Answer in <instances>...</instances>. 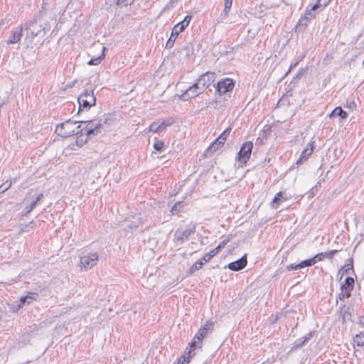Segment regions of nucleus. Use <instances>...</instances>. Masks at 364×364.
<instances>
[{
    "instance_id": "nucleus-1",
    "label": "nucleus",
    "mask_w": 364,
    "mask_h": 364,
    "mask_svg": "<svg viewBox=\"0 0 364 364\" xmlns=\"http://www.w3.org/2000/svg\"><path fill=\"white\" fill-rule=\"evenodd\" d=\"M92 122V120L79 122L68 119L65 122L58 124L55 127V132L58 136L67 138L73 135H77L80 133H82L83 129H81V124H79L78 126L75 127L77 123L90 124Z\"/></svg>"
},
{
    "instance_id": "nucleus-2",
    "label": "nucleus",
    "mask_w": 364,
    "mask_h": 364,
    "mask_svg": "<svg viewBox=\"0 0 364 364\" xmlns=\"http://www.w3.org/2000/svg\"><path fill=\"white\" fill-rule=\"evenodd\" d=\"M79 103L78 113L82 109H89L92 106L95 105L96 98L94 96L93 90H85L77 99Z\"/></svg>"
},
{
    "instance_id": "nucleus-3",
    "label": "nucleus",
    "mask_w": 364,
    "mask_h": 364,
    "mask_svg": "<svg viewBox=\"0 0 364 364\" xmlns=\"http://www.w3.org/2000/svg\"><path fill=\"white\" fill-rule=\"evenodd\" d=\"M196 232V225L191 223L187 225L185 230L178 229L174 233L173 241L180 245L183 244L185 240L189 239V237Z\"/></svg>"
},
{
    "instance_id": "nucleus-4",
    "label": "nucleus",
    "mask_w": 364,
    "mask_h": 364,
    "mask_svg": "<svg viewBox=\"0 0 364 364\" xmlns=\"http://www.w3.org/2000/svg\"><path fill=\"white\" fill-rule=\"evenodd\" d=\"M42 14H39L37 16L30 21L26 24V30L31 32L32 38H34L41 34V31H43V34L46 33V26L42 27V25H38V22L41 21V17Z\"/></svg>"
},
{
    "instance_id": "nucleus-5",
    "label": "nucleus",
    "mask_w": 364,
    "mask_h": 364,
    "mask_svg": "<svg viewBox=\"0 0 364 364\" xmlns=\"http://www.w3.org/2000/svg\"><path fill=\"white\" fill-rule=\"evenodd\" d=\"M234 87L235 82L232 79H223L217 83L215 92L220 96H222L232 92Z\"/></svg>"
},
{
    "instance_id": "nucleus-6",
    "label": "nucleus",
    "mask_w": 364,
    "mask_h": 364,
    "mask_svg": "<svg viewBox=\"0 0 364 364\" xmlns=\"http://www.w3.org/2000/svg\"><path fill=\"white\" fill-rule=\"evenodd\" d=\"M99 260V255L97 252H90L86 255L80 257V264L82 268L85 270L93 267Z\"/></svg>"
},
{
    "instance_id": "nucleus-7",
    "label": "nucleus",
    "mask_w": 364,
    "mask_h": 364,
    "mask_svg": "<svg viewBox=\"0 0 364 364\" xmlns=\"http://www.w3.org/2000/svg\"><path fill=\"white\" fill-rule=\"evenodd\" d=\"M214 323L210 321H207L205 324L203 326L198 333L196 334L193 340L197 341L198 348H202V341L205 335L213 330Z\"/></svg>"
},
{
    "instance_id": "nucleus-8",
    "label": "nucleus",
    "mask_w": 364,
    "mask_h": 364,
    "mask_svg": "<svg viewBox=\"0 0 364 364\" xmlns=\"http://www.w3.org/2000/svg\"><path fill=\"white\" fill-rule=\"evenodd\" d=\"M252 148L253 144L252 141L244 143L237 154V160L242 164L247 163L250 158Z\"/></svg>"
},
{
    "instance_id": "nucleus-9",
    "label": "nucleus",
    "mask_w": 364,
    "mask_h": 364,
    "mask_svg": "<svg viewBox=\"0 0 364 364\" xmlns=\"http://www.w3.org/2000/svg\"><path fill=\"white\" fill-rule=\"evenodd\" d=\"M203 92V90L200 88V86L196 82L192 86L189 87L185 92L179 96V99L183 101H187L189 99L198 96Z\"/></svg>"
},
{
    "instance_id": "nucleus-10",
    "label": "nucleus",
    "mask_w": 364,
    "mask_h": 364,
    "mask_svg": "<svg viewBox=\"0 0 364 364\" xmlns=\"http://www.w3.org/2000/svg\"><path fill=\"white\" fill-rule=\"evenodd\" d=\"M215 73L213 72H206L201 75L198 80L197 83L200 86L203 90L208 88L212 83L215 81Z\"/></svg>"
},
{
    "instance_id": "nucleus-11",
    "label": "nucleus",
    "mask_w": 364,
    "mask_h": 364,
    "mask_svg": "<svg viewBox=\"0 0 364 364\" xmlns=\"http://www.w3.org/2000/svg\"><path fill=\"white\" fill-rule=\"evenodd\" d=\"M319 9L318 5L314 4L311 8L306 9L303 16L299 20V26H307L309 21L316 16V11Z\"/></svg>"
},
{
    "instance_id": "nucleus-12",
    "label": "nucleus",
    "mask_w": 364,
    "mask_h": 364,
    "mask_svg": "<svg viewBox=\"0 0 364 364\" xmlns=\"http://www.w3.org/2000/svg\"><path fill=\"white\" fill-rule=\"evenodd\" d=\"M247 263V255H243L240 259L228 264V267L230 270L239 271L244 269Z\"/></svg>"
},
{
    "instance_id": "nucleus-13",
    "label": "nucleus",
    "mask_w": 364,
    "mask_h": 364,
    "mask_svg": "<svg viewBox=\"0 0 364 364\" xmlns=\"http://www.w3.org/2000/svg\"><path fill=\"white\" fill-rule=\"evenodd\" d=\"M353 310V308H351L350 306H346V304L341 305L338 311L340 313V317H341L343 323L352 320Z\"/></svg>"
},
{
    "instance_id": "nucleus-14",
    "label": "nucleus",
    "mask_w": 364,
    "mask_h": 364,
    "mask_svg": "<svg viewBox=\"0 0 364 364\" xmlns=\"http://www.w3.org/2000/svg\"><path fill=\"white\" fill-rule=\"evenodd\" d=\"M181 29L182 28H181V26H178L177 24L174 26L171 31V36L166 43V48H171L173 47L178 34L184 31Z\"/></svg>"
},
{
    "instance_id": "nucleus-15",
    "label": "nucleus",
    "mask_w": 364,
    "mask_h": 364,
    "mask_svg": "<svg viewBox=\"0 0 364 364\" xmlns=\"http://www.w3.org/2000/svg\"><path fill=\"white\" fill-rule=\"evenodd\" d=\"M314 141L309 143L308 144V146H309V147H306V149H304L301 155H300V157L299 159L296 161V164H301L303 163L304 161H306L309 156L312 154L313 151H314Z\"/></svg>"
},
{
    "instance_id": "nucleus-16",
    "label": "nucleus",
    "mask_w": 364,
    "mask_h": 364,
    "mask_svg": "<svg viewBox=\"0 0 364 364\" xmlns=\"http://www.w3.org/2000/svg\"><path fill=\"white\" fill-rule=\"evenodd\" d=\"M225 141L219 139V136L207 148L205 154L211 155L216 151L220 146H223Z\"/></svg>"
},
{
    "instance_id": "nucleus-17",
    "label": "nucleus",
    "mask_w": 364,
    "mask_h": 364,
    "mask_svg": "<svg viewBox=\"0 0 364 364\" xmlns=\"http://www.w3.org/2000/svg\"><path fill=\"white\" fill-rule=\"evenodd\" d=\"M44 198V196L43 193H39L36 199H33L29 205L26 207V215L30 213L36 206L38 203H41Z\"/></svg>"
},
{
    "instance_id": "nucleus-18",
    "label": "nucleus",
    "mask_w": 364,
    "mask_h": 364,
    "mask_svg": "<svg viewBox=\"0 0 364 364\" xmlns=\"http://www.w3.org/2000/svg\"><path fill=\"white\" fill-rule=\"evenodd\" d=\"M354 287V279L351 277H348L345 279V283L341 287V290L346 291L347 294L350 293Z\"/></svg>"
},
{
    "instance_id": "nucleus-19",
    "label": "nucleus",
    "mask_w": 364,
    "mask_h": 364,
    "mask_svg": "<svg viewBox=\"0 0 364 364\" xmlns=\"http://www.w3.org/2000/svg\"><path fill=\"white\" fill-rule=\"evenodd\" d=\"M22 36V28H21L18 31H15L13 32L11 38L7 41L8 44H14L18 42L21 40Z\"/></svg>"
},
{
    "instance_id": "nucleus-20",
    "label": "nucleus",
    "mask_w": 364,
    "mask_h": 364,
    "mask_svg": "<svg viewBox=\"0 0 364 364\" xmlns=\"http://www.w3.org/2000/svg\"><path fill=\"white\" fill-rule=\"evenodd\" d=\"M337 252V250H333L329 252L318 253L314 257L316 261L318 262L323 260L324 257L332 258V257Z\"/></svg>"
},
{
    "instance_id": "nucleus-21",
    "label": "nucleus",
    "mask_w": 364,
    "mask_h": 364,
    "mask_svg": "<svg viewBox=\"0 0 364 364\" xmlns=\"http://www.w3.org/2000/svg\"><path fill=\"white\" fill-rule=\"evenodd\" d=\"M339 116L341 119L347 117V113L341 107H336L329 114V117Z\"/></svg>"
},
{
    "instance_id": "nucleus-22",
    "label": "nucleus",
    "mask_w": 364,
    "mask_h": 364,
    "mask_svg": "<svg viewBox=\"0 0 364 364\" xmlns=\"http://www.w3.org/2000/svg\"><path fill=\"white\" fill-rule=\"evenodd\" d=\"M189 346L190 349L188 352V355L186 357L188 358V359L191 360V359L196 355L195 350L197 348H198V344L197 343V341L192 340Z\"/></svg>"
},
{
    "instance_id": "nucleus-23",
    "label": "nucleus",
    "mask_w": 364,
    "mask_h": 364,
    "mask_svg": "<svg viewBox=\"0 0 364 364\" xmlns=\"http://www.w3.org/2000/svg\"><path fill=\"white\" fill-rule=\"evenodd\" d=\"M316 262H317V261H316L315 257H314L311 259L302 261L301 262H300L299 264H297V267H299V268L301 269V268H304L306 267L313 266Z\"/></svg>"
},
{
    "instance_id": "nucleus-24",
    "label": "nucleus",
    "mask_w": 364,
    "mask_h": 364,
    "mask_svg": "<svg viewBox=\"0 0 364 364\" xmlns=\"http://www.w3.org/2000/svg\"><path fill=\"white\" fill-rule=\"evenodd\" d=\"M105 50H106V48L105 46H103L102 55L97 58L90 59V60L88 62V65H97L100 64L101 63L102 60L105 58L104 53H105Z\"/></svg>"
},
{
    "instance_id": "nucleus-25",
    "label": "nucleus",
    "mask_w": 364,
    "mask_h": 364,
    "mask_svg": "<svg viewBox=\"0 0 364 364\" xmlns=\"http://www.w3.org/2000/svg\"><path fill=\"white\" fill-rule=\"evenodd\" d=\"M205 262L202 260V259L200 260H198L197 262H196L189 269V273L190 274H193V272H195L196 271H198L199 269H200L203 265Z\"/></svg>"
},
{
    "instance_id": "nucleus-26",
    "label": "nucleus",
    "mask_w": 364,
    "mask_h": 364,
    "mask_svg": "<svg viewBox=\"0 0 364 364\" xmlns=\"http://www.w3.org/2000/svg\"><path fill=\"white\" fill-rule=\"evenodd\" d=\"M218 251L214 248L210 252L205 254L202 257V260L205 263L209 262L215 255L218 254Z\"/></svg>"
},
{
    "instance_id": "nucleus-27",
    "label": "nucleus",
    "mask_w": 364,
    "mask_h": 364,
    "mask_svg": "<svg viewBox=\"0 0 364 364\" xmlns=\"http://www.w3.org/2000/svg\"><path fill=\"white\" fill-rule=\"evenodd\" d=\"M192 16L190 15L186 16L184 19L177 23L178 26H181V30H185V28L188 26Z\"/></svg>"
},
{
    "instance_id": "nucleus-28",
    "label": "nucleus",
    "mask_w": 364,
    "mask_h": 364,
    "mask_svg": "<svg viewBox=\"0 0 364 364\" xmlns=\"http://www.w3.org/2000/svg\"><path fill=\"white\" fill-rule=\"evenodd\" d=\"M354 342L356 343L358 346H364V333H360L356 334L354 338Z\"/></svg>"
},
{
    "instance_id": "nucleus-29",
    "label": "nucleus",
    "mask_w": 364,
    "mask_h": 364,
    "mask_svg": "<svg viewBox=\"0 0 364 364\" xmlns=\"http://www.w3.org/2000/svg\"><path fill=\"white\" fill-rule=\"evenodd\" d=\"M282 197V193L278 192L276 196H274L272 202V207L273 208L277 209L278 208V205H279L281 198Z\"/></svg>"
},
{
    "instance_id": "nucleus-30",
    "label": "nucleus",
    "mask_w": 364,
    "mask_h": 364,
    "mask_svg": "<svg viewBox=\"0 0 364 364\" xmlns=\"http://www.w3.org/2000/svg\"><path fill=\"white\" fill-rule=\"evenodd\" d=\"M159 122H154L149 126V131L153 132H161L162 127H160Z\"/></svg>"
},
{
    "instance_id": "nucleus-31",
    "label": "nucleus",
    "mask_w": 364,
    "mask_h": 364,
    "mask_svg": "<svg viewBox=\"0 0 364 364\" xmlns=\"http://www.w3.org/2000/svg\"><path fill=\"white\" fill-rule=\"evenodd\" d=\"M350 270H352L353 272V259H350V263L346 264L344 267H342L341 272H342V275H343L348 274Z\"/></svg>"
},
{
    "instance_id": "nucleus-32",
    "label": "nucleus",
    "mask_w": 364,
    "mask_h": 364,
    "mask_svg": "<svg viewBox=\"0 0 364 364\" xmlns=\"http://www.w3.org/2000/svg\"><path fill=\"white\" fill-rule=\"evenodd\" d=\"M25 297L26 298V304H30L33 301L37 299L38 297V294L35 292H30Z\"/></svg>"
},
{
    "instance_id": "nucleus-33",
    "label": "nucleus",
    "mask_w": 364,
    "mask_h": 364,
    "mask_svg": "<svg viewBox=\"0 0 364 364\" xmlns=\"http://www.w3.org/2000/svg\"><path fill=\"white\" fill-rule=\"evenodd\" d=\"M232 131V127H228L219 136V139H223L224 141L227 140V138L230 135Z\"/></svg>"
},
{
    "instance_id": "nucleus-34",
    "label": "nucleus",
    "mask_w": 364,
    "mask_h": 364,
    "mask_svg": "<svg viewBox=\"0 0 364 364\" xmlns=\"http://www.w3.org/2000/svg\"><path fill=\"white\" fill-rule=\"evenodd\" d=\"M11 181H6L0 186V194L4 193L11 186Z\"/></svg>"
},
{
    "instance_id": "nucleus-35",
    "label": "nucleus",
    "mask_w": 364,
    "mask_h": 364,
    "mask_svg": "<svg viewBox=\"0 0 364 364\" xmlns=\"http://www.w3.org/2000/svg\"><path fill=\"white\" fill-rule=\"evenodd\" d=\"M134 0H117V4L119 6H127L132 4Z\"/></svg>"
},
{
    "instance_id": "nucleus-36",
    "label": "nucleus",
    "mask_w": 364,
    "mask_h": 364,
    "mask_svg": "<svg viewBox=\"0 0 364 364\" xmlns=\"http://www.w3.org/2000/svg\"><path fill=\"white\" fill-rule=\"evenodd\" d=\"M164 146V141H156L154 144V148L156 150V151H162L163 148Z\"/></svg>"
},
{
    "instance_id": "nucleus-37",
    "label": "nucleus",
    "mask_w": 364,
    "mask_h": 364,
    "mask_svg": "<svg viewBox=\"0 0 364 364\" xmlns=\"http://www.w3.org/2000/svg\"><path fill=\"white\" fill-rule=\"evenodd\" d=\"M331 0H318V2L316 5H318V7H326Z\"/></svg>"
},
{
    "instance_id": "nucleus-38",
    "label": "nucleus",
    "mask_w": 364,
    "mask_h": 364,
    "mask_svg": "<svg viewBox=\"0 0 364 364\" xmlns=\"http://www.w3.org/2000/svg\"><path fill=\"white\" fill-rule=\"evenodd\" d=\"M97 134H98V132L95 131V128L91 127L89 129H87L86 132L87 139L90 138L91 136H92V135H97Z\"/></svg>"
},
{
    "instance_id": "nucleus-39",
    "label": "nucleus",
    "mask_w": 364,
    "mask_h": 364,
    "mask_svg": "<svg viewBox=\"0 0 364 364\" xmlns=\"http://www.w3.org/2000/svg\"><path fill=\"white\" fill-rule=\"evenodd\" d=\"M350 295V293L347 294L346 291L341 290V293L338 294V298L343 301L345 298H348Z\"/></svg>"
},
{
    "instance_id": "nucleus-40",
    "label": "nucleus",
    "mask_w": 364,
    "mask_h": 364,
    "mask_svg": "<svg viewBox=\"0 0 364 364\" xmlns=\"http://www.w3.org/2000/svg\"><path fill=\"white\" fill-rule=\"evenodd\" d=\"M306 343L304 342L303 339L302 338H299L298 340L296 341L295 343H294V348H301V346H303Z\"/></svg>"
},
{
    "instance_id": "nucleus-41",
    "label": "nucleus",
    "mask_w": 364,
    "mask_h": 364,
    "mask_svg": "<svg viewBox=\"0 0 364 364\" xmlns=\"http://www.w3.org/2000/svg\"><path fill=\"white\" fill-rule=\"evenodd\" d=\"M181 358H182L183 360H179L178 364H188L190 363V360L188 359V358H186V355H182L181 357Z\"/></svg>"
},
{
    "instance_id": "nucleus-42",
    "label": "nucleus",
    "mask_w": 364,
    "mask_h": 364,
    "mask_svg": "<svg viewBox=\"0 0 364 364\" xmlns=\"http://www.w3.org/2000/svg\"><path fill=\"white\" fill-rule=\"evenodd\" d=\"M230 8H231V6H228V8H226V4H225L223 11L221 14V17H223V18L227 17L230 10Z\"/></svg>"
},
{
    "instance_id": "nucleus-43",
    "label": "nucleus",
    "mask_w": 364,
    "mask_h": 364,
    "mask_svg": "<svg viewBox=\"0 0 364 364\" xmlns=\"http://www.w3.org/2000/svg\"><path fill=\"white\" fill-rule=\"evenodd\" d=\"M306 72V69H301L299 72L295 75L294 77V80H299L301 79V76L304 74Z\"/></svg>"
},
{
    "instance_id": "nucleus-44",
    "label": "nucleus",
    "mask_w": 364,
    "mask_h": 364,
    "mask_svg": "<svg viewBox=\"0 0 364 364\" xmlns=\"http://www.w3.org/2000/svg\"><path fill=\"white\" fill-rule=\"evenodd\" d=\"M25 304H26V298L23 296L20 299L19 304L18 305V308L23 307Z\"/></svg>"
},
{
    "instance_id": "nucleus-45",
    "label": "nucleus",
    "mask_w": 364,
    "mask_h": 364,
    "mask_svg": "<svg viewBox=\"0 0 364 364\" xmlns=\"http://www.w3.org/2000/svg\"><path fill=\"white\" fill-rule=\"evenodd\" d=\"M87 139H87V137L85 139H82L80 137H77L76 143H77V145H82L83 144H85V143H86L87 141Z\"/></svg>"
},
{
    "instance_id": "nucleus-46",
    "label": "nucleus",
    "mask_w": 364,
    "mask_h": 364,
    "mask_svg": "<svg viewBox=\"0 0 364 364\" xmlns=\"http://www.w3.org/2000/svg\"><path fill=\"white\" fill-rule=\"evenodd\" d=\"M313 333L310 332L308 334H306L302 339L304 343H307L312 337Z\"/></svg>"
},
{
    "instance_id": "nucleus-47",
    "label": "nucleus",
    "mask_w": 364,
    "mask_h": 364,
    "mask_svg": "<svg viewBox=\"0 0 364 364\" xmlns=\"http://www.w3.org/2000/svg\"><path fill=\"white\" fill-rule=\"evenodd\" d=\"M171 124V122H168V123H166L165 121H163L161 122H159V125H161V127H162V132L164 130L166 129V128L168 127V126H170Z\"/></svg>"
},
{
    "instance_id": "nucleus-48",
    "label": "nucleus",
    "mask_w": 364,
    "mask_h": 364,
    "mask_svg": "<svg viewBox=\"0 0 364 364\" xmlns=\"http://www.w3.org/2000/svg\"><path fill=\"white\" fill-rule=\"evenodd\" d=\"M102 123L101 122V121L98 122L95 126L94 127L95 129L96 132H97L98 133H100V129L102 128Z\"/></svg>"
},
{
    "instance_id": "nucleus-49",
    "label": "nucleus",
    "mask_w": 364,
    "mask_h": 364,
    "mask_svg": "<svg viewBox=\"0 0 364 364\" xmlns=\"http://www.w3.org/2000/svg\"><path fill=\"white\" fill-rule=\"evenodd\" d=\"M287 269L289 271H291V270H295V269H300V268H299V267H297V264H291L287 266Z\"/></svg>"
},
{
    "instance_id": "nucleus-50",
    "label": "nucleus",
    "mask_w": 364,
    "mask_h": 364,
    "mask_svg": "<svg viewBox=\"0 0 364 364\" xmlns=\"http://www.w3.org/2000/svg\"><path fill=\"white\" fill-rule=\"evenodd\" d=\"M226 244V240L221 242L215 249L219 252V250L224 247Z\"/></svg>"
},
{
    "instance_id": "nucleus-51",
    "label": "nucleus",
    "mask_w": 364,
    "mask_h": 364,
    "mask_svg": "<svg viewBox=\"0 0 364 364\" xmlns=\"http://www.w3.org/2000/svg\"><path fill=\"white\" fill-rule=\"evenodd\" d=\"M179 0H170V1L168 2V5H167V7L168 8H172L174 6V4L178 2Z\"/></svg>"
},
{
    "instance_id": "nucleus-52",
    "label": "nucleus",
    "mask_w": 364,
    "mask_h": 364,
    "mask_svg": "<svg viewBox=\"0 0 364 364\" xmlns=\"http://www.w3.org/2000/svg\"><path fill=\"white\" fill-rule=\"evenodd\" d=\"M298 63H299V62H296L294 64L291 65V66L289 67L288 71L285 73L284 76H287L291 71V70L294 69L298 65Z\"/></svg>"
},
{
    "instance_id": "nucleus-53",
    "label": "nucleus",
    "mask_w": 364,
    "mask_h": 364,
    "mask_svg": "<svg viewBox=\"0 0 364 364\" xmlns=\"http://www.w3.org/2000/svg\"><path fill=\"white\" fill-rule=\"evenodd\" d=\"M181 203H176L171 208V212L172 213V214H175L178 210H177V205H181Z\"/></svg>"
},
{
    "instance_id": "nucleus-54",
    "label": "nucleus",
    "mask_w": 364,
    "mask_h": 364,
    "mask_svg": "<svg viewBox=\"0 0 364 364\" xmlns=\"http://www.w3.org/2000/svg\"><path fill=\"white\" fill-rule=\"evenodd\" d=\"M233 0H225V4H226V8H228V6H232Z\"/></svg>"
},
{
    "instance_id": "nucleus-55",
    "label": "nucleus",
    "mask_w": 364,
    "mask_h": 364,
    "mask_svg": "<svg viewBox=\"0 0 364 364\" xmlns=\"http://www.w3.org/2000/svg\"><path fill=\"white\" fill-rule=\"evenodd\" d=\"M30 195H31V193H28L27 194L26 197V198H25V199H24V200H25V201H26V200H28Z\"/></svg>"
},
{
    "instance_id": "nucleus-56",
    "label": "nucleus",
    "mask_w": 364,
    "mask_h": 364,
    "mask_svg": "<svg viewBox=\"0 0 364 364\" xmlns=\"http://www.w3.org/2000/svg\"><path fill=\"white\" fill-rule=\"evenodd\" d=\"M5 104V102L3 101L1 102H0V108Z\"/></svg>"
},
{
    "instance_id": "nucleus-57",
    "label": "nucleus",
    "mask_w": 364,
    "mask_h": 364,
    "mask_svg": "<svg viewBox=\"0 0 364 364\" xmlns=\"http://www.w3.org/2000/svg\"><path fill=\"white\" fill-rule=\"evenodd\" d=\"M360 323L364 325V316L362 318Z\"/></svg>"
},
{
    "instance_id": "nucleus-58",
    "label": "nucleus",
    "mask_w": 364,
    "mask_h": 364,
    "mask_svg": "<svg viewBox=\"0 0 364 364\" xmlns=\"http://www.w3.org/2000/svg\"><path fill=\"white\" fill-rule=\"evenodd\" d=\"M363 67H364V60L363 61Z\"/></svg>"
}]
</instances>
